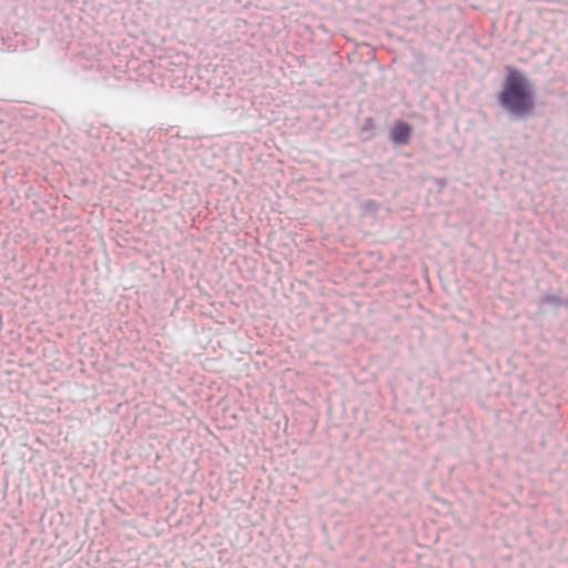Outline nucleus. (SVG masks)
<instances>
[{
    "label": "nucleus",
    "instance_id": "f257e3e1",
    "mask_svg": "<svg viewBox=\"0 0 568 568\" xmlns=\"http://www.w3.org/2000/svg\"><path fill=\"white\" fill-rule=\"evenodd\" d=\"M534 85L519 71H510L499 94L500 105L516 118L525 116L534 106Z\"/></svg>",
    "mask_w": 568,
    "mask_h": 568
},
{
    "label": "nucleus",
    "instance_id": "f03ea898",
    "mask_svg": "<svg viewBox=\"0 0 568 568\" xmlns=\"http://www.w3.org/2000/svg\"><path fill=\"white\" fill-rule=\"evenodd\" d=\"M412 135V128L405 122H397L393 126V142L406 144Z\"/></svg>",
    "mask_w": 568,
    "mask_h": 568
}]
</instances>
